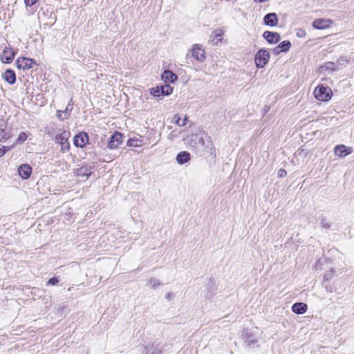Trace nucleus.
I'll return each mask as SVG.
<instances>
[{
    "mask_svg": "<svg viewBox=\"0 0 354 354\" xmlns=\"http://www.w3.org/2000/svg\"><path fill=\"white\" fill-rule=\"evenodd\" d=\"M70 136V131L64 129H59L55 136L54 140L55 142L61 145L62 142L68 140Z\"/></svg>",
    "mask_w": 354,
    "mask_h": 354,
    "instance_id": "obj_8",
    "label": "nucleus"
},
{
    "mask_svg": "<svg viewBox=\"0 0 354 354\" xmlns=\"http://www.w3.org/2000/svg\"><path fill=\"white\" fill-rule=\"evenodd\" d=\"M11 149V147H6V152L10 150Z\"/></svg>",
    "mask_w": 354,
    "mask_h": 354,
    "instance_id": "obj_40",
    "label": "nucleus"
},
{
    "mask_svg": "<svg viewBox=\"0 0 354 354\" xmlns=\"http://www.w3.org/2000/svg\"><path fill=\"white\" fill-rule=\"evenodd\" d=\"M332 274H326L324 275V278L326 281H329L332 279Z\"/></svg>",
    "mask_w": 354,
    "mask_h": 354,
    "instance_id": "obj_39",
    "label": "nucleus"
},
{
    "mask_svg": "<svg viewBox=\"0 0 354 354\" xmlns=\"http://www.w3.org/2000/svg\"><path fill=\"white\" fill-rule=\"evenodd\" d=\"M320 223H321L322 227H324V228L328 229L330 227V225L327 222L326 219L324 218H323L321 220Z\"/></svg>",
    "mask_w": 354,
    "mask_h": 354,
    "instance_id": "obj_31",
    "label": "nucleus"
},
{
    "mask_svg": "<svg viewBox=\"0 0 354 354\" xmlns=\"http://www.w3.org/2000/svg\"><path fill=\"white\" fill-rule=\"evenodd\" d=\"M59 282V279L57 277H53V278H50L48 281H47V285L48 286H55L56 284H57Z\"/></svg>",
    "mask_w": 354,
    "mask_h": 354,
    "instance_id": "obj_30",
    "label": "nucleus"
},
{
    "mask_svg": "<svg viewBox=\"0 0 354 354\" xmlns=\"http://www.w3.org/2000/svg\"><path fill=\"white\" fill-rule=\"evenodd\" d=\"M286 174H287V172L283 169H279L278 173H277L278 176L280 177V178L286 176Z\"/></svg>",
    "mask_w": 354,
    "mask_h": 354,
    "instance_id": "obj_32",
    "label": "nucleus"
},
{
    "mask_svg": "<svg viewBox=\"0 0 354 354\" xmlns=\"http://www.w3.org/2000/svg\"><path fill=\"white\" fill-rule=\"evenodd\" d=\"M200 142H202L203 144L204 143V141H203V140L202 138L200 139Z\"/></svg>",
    "mask_w": 354,
    "mask_h": 354,
    "instance_id": "obj_41",
    "label": "nucleus"
},
{
    "mask_svg": "<svg viewBox=\"0 0 354 354\" xmlns=\"http://www.w3.org/2000/svg\"><path fill=\"white\" fill-rule=\"evenodd\" d=\"M278 46L282 52H287L291 47V43L288 40L283 41L278 45Z\"/></svg>",
    "mask_w": 354,
    "mask_h": 354,
    "instance_id": "obj_21",
    "label": "nucleus"
},
{
    "mask_svg": "<svg viewBox=\"0 0 354 354\" xmlns=\"http://www.w3.org/2000/svg\"><path fill=\"white\" fill-rule=\"evenodd\" d=\"M37 0H24V3L26 6H31L35 4Z\"/></svg>",
    "mask_w": 354,
    "mask_h": 354,
    "instance_id": "obj_33",
    "label": "nucleus"
},
{
    "mask_svg": "<svg viewBox=\"0 0 354 354\" xmlns=\"http://www.w3.org/2000/svg\"><path fill=\"white\" fill-rule=\"evenodd\" d=\"M332 24V20L328 19H317L313 21V26L315 29L322 30L330 28Z\"/></svg>",
    "mask_w": 354,
    "mask_h": 354,
    "instance_id": "obj_6",
    "label": "nucleus"
},
{
    "mask_svg": "<svg viewBox=\"0 0 354 354\" xmlns=\"http://www.w3.org/2000/svg\"><path fill=\"white\" fill-rule=\"evenodd\" d=\"M162 79L167 83H173L177 80L178 77L171 71H165L162 74Z\"/></svg>",
    "mask_w": 354,
    "mask_h": 354,
    "instance_id": "obj_15",
    "label": "nucleus"
},
{
    "mask_svg": "<svg viewBox=\"0 0 354 354\" xmlns=\"http://www.w3.org/2000/svg\"><path fill=\"white\" fill-rule=\"evenodd\" d=\"M123 136L120 132L115 131L110 138L107 147L110 149H114L122 144Z\"/></svg>",
    "mask_w": 354,
    "mask_h": 354,
    "instance_id": "obj_3",
    "label": "nucleus"
},
{
    "mask_svg": "<svg viewBox=\"0 0 354 354\" xmlns=\"http://www.w3.org/2000/svg\"><path fill=\"white\" fill-rule=\"evenodd\" d=\"M292 310L296 314H304L307 310V305L301 302L295 303L292 306Z\"/></svg>",
    "mask_w": 354,
    "mask_h": 354,
    "instance_id": "obj_16",
    "label": "nucleus"
},
{
    "mask_svg": "<svg viewBox=\"0 0 354 354\" xmlns=\"http://www.w3.org/2000/svg\"><path fill=\"white\" fill-rule=\"evenodd\" d=\"M150 93L154 97H159L162 95L161 86L153 87L150 89Z\"/></svg>",
    "mask_w": 354,
    "mask_h": 354,
    "instance_id": "obj_24",
    "label": "nucleus"
},
{
    "mask_svg": "<svg viewBox=\"0 0 354 354\" xmlns=\"http://www.w3.org/2000/svg\"><path fill=\"white\" fill-rule=\"evenodd\" d=\"M272 52L275 55H278L279 53H282L278 45L272 49Z\"/></svg>",
    "mask_w": 354,
    "mask_h": 354,
    "instance_id": "obj_34",
    "label": "nucleus"
},
{
    "mask_svg": "<svg viewBox=\"0 0 354 354\" xmlns=\"http://www.w3.org/2000/svg\"><path fill=\"white\" fill-rule=\"evenodd\" d=\"M214 296L213 291H207V292L205 294V298L208 299H212Z\"/></svg>",
    "mask_w": 354,
    "mask_h": 354,
    "instance_id": "obj_36",
    "label": "nucleus"
},
{
    "mask_svg": "<svg viewBox=\"0 0 354 354\" xmlns=\"http://www.w3.org/2000/svg\"><path fill=\"white\" fill-rule=\"evenodd\" d=\"M190 158L191 155L187 151H181L176 156V161L180 165L187 162Z\"/></svg>",
    "mask_w": 354,
    "mask_h": 354,
    "instance_id": "obj_17",
    "label": "nucleus"
},
{
    "mask_svg": "<svg viewBox=\"0 0 354 354\" xmlns=\"http://www.w3.org/2000/svg\"><path fill=\"white\" fill-rule=\"evenodd\" d=\"M88 137L86 133L81 132L77 134L73 138V143L75 147L83 148L88 144Z\"/></svg>",
    "mask_w": 354,
    "mask_h": 354,
    "instance_id": "obj_4",
    "label": "nucleus"
},
{
    "mask_svg": "<svg viewBox=\"0 0 354 354\" xmlns=\"http://www.w3.org/2000/svg\"><path fill=\"white\" fill-rule=\"evenodd\" d=\"M10 132L6 131V124L5 123L0 124V141H6L10 138Z\"/></svg>",
    "mask_w": 354,
    "mask_h": 354,
    "instance_id": "obj_19",
    "label": "nucleus"
},
{
    "mask_svg": "<svg viewBox=\"0 0 354 354\" xmlns=\"http://www.w3.org/2000/svg\"><path fill=\"white\" fill-rule=\"evenodd\" d=\"M60 145H61V151L63 153H65V152L69 151V149H70V144L68 142V140L62 142Z\"/></svg>",
    "mask_w": 354,
    "mask_h": 354,
    "instance_id": "obj_28",
    "label": "nucleus"
},
{
    "mask_svg": "<svg viewBox=\"0 0 354 354\" xmlns=\"http://www.w3.org/2000/svg\"><path fill=\"white\" fill-rule=\"evenodd\" d=\"M192 56L200 62H203L205 59L204 50L199 48L197 44H195L193 47Z\"/></svg>",
    "mask_w": 354,
    "mask_h": 354,
    "instance_id": "obj_11",
    "label": "nucleus"
},
{
    "mask_svg": "<svg viewBox=\"0 0 354 354\" xmlns=\"http://www.w3.org/2000/svg\"><path fill=\"white\" fill-rule=\"evenodd\" d=\"M263 37L270 44H277L281 39L280 35L279 33L270 31L264 32Z\"/></svg>",
    "mask_w": 354,
    "mask_h": 354,
    "instance_id": "obj_10",
    "label": "nucleus"
},
{
    "mask_svg": "<svg viewBox=\"0 0 354 354\" xmlns=\"http://www.w3.org/2000/svg\"><path fill=\"white\" fill-rule=\"evenodd\" d=\"M352 152L353 149L351 147H347L344 145H337L334 149L335 154L341 158H344Z\"/></svg>",
    "mask_w": 354,
    "mask_h": 354,
    "instance_id": "obj_7",
    "label": "nucleus"
},
{
    "mask_svg": "<svg viewBox=\"0 0 354 354\" xmlns=\"http://www.w3.org/2000/svg\"><path fill=\"white\" fill-rule=\"evenodd\" d=\"M264 24L270 26H275L278 23V17L276 13L272 12L265 15L263 18Z\"/></svg>",
    "mask_w": 354,
    "mask_h": 354,
    "instance_id": "obj_13",
    "label": "nucleus"
},
{
    "mask_svg": "<svg viewBox=\"0 0 354 354\" xmlns=\"http://www.w3.org/2000/svg\"><path fill=\"white\" fill-rule=\"evenodd\" d=\"M27 139V135L25 132H21L17 139V143H23Z\"/></svg>",
    "mask_w": 354,
    "mask_h": 354,
    "instance_id": "obj_26",
    "label": "nucleus"
},
{
    "mask_svg": "<svg viewBox=\"0 0 354 354\" xmlns=\"http://www.w3.org/2000/svg\"><path fill=\"white\" fill-rule=\"evenodd\" d=\"M174 118L176 119V124H178V126L180 127H183L186 124V121L187 120V116L185 117L183 122H180V118L179 117H177L176 115H175Z\"/></svg>",
    "mask_w": 354,
    "mask_h": 354,
    "instance_id": "obj_29",
    "label": "nucleus"
},
{
    "mask_svg": "<svg viewBox=\"0 0 354 354\" xmlns=\"http://www.w3.org/2000/svg\"><path fill=\"white\" fill-rule=\"evenodd\" d=\"M93 169V167L91 166H82L81 167L75 170V174L78 177H86L87 178L92 174Z\"/></svg>",
    "mask_w": 354,
    "mask_h": 354,
    "instance_id": "obj_9",
    "label": "nucleus"
},
{
    "mask_svg": "<svg viewBox=\"0 0 354 354\" xmlns=\"http://www.w3.org/2000/svg\"><path fill=\"white\" fill-rule=\"evenodd\" d=\"M172 91L173 88L169 84H165L161 86V93L162 95H169L172 93Z\"/></svg>",
    "mask_w": 354,
    "mask_h": 354,
    "instance_id": "obj_22",
    "label": "nucleus"
},
{
    "mask_svg": "<svg viewBox=\"0 0 354 354\" xmlns=\"http://www.w3.org/2000/svg\"><path fill=\"white\" fill-rule=\"evenodd\" d=\"M326 70L334 71L337 69V64L332 62H328L325 64Z\"/></svg>",
    "mask_w": 354,
    "mask_h": 354,
    "instance_id": "obj_25",
    "label": "nucleus"
},
{
    "mask_svg": "<svg viewBox=\"0 0 354 354\" xmlns=\"http://www.w3.org/2000/svg\"><path fill=\"white\" fill-rule=\"evenodd\" d=\"M223 30H221V29H218V30H216L214 33H213V39L212 41H214V39H216L217 41H216L215 44H217L218 41H221L222 40V35H223Z\"/></svg>",
    "mask_w": 354,
    "mask_h": 354,
    "instance_id": "obj_23",
    "label": "nucleus"
},
{
    "mask_svg": "<svg viewBox=\"0 0 354 354\" xmlns=\"http://www.w3.org/2000/svg\"><path fill=\"white\" fill-rule=\"evenodd\" d=\"M18 172L23 179H27L32 173V167L27 164L21 165L18 169Z\"/></svg>",
    "mask_w": 354,
    "mask_h": 354,
    "instance_id": "obj_12",
    "label": "nucleus"
},
{
    "mask_svg": "<svg viewBox=\"0 0 354 354\" xmlns=\"http://www.w3.org/2000/svg\"><path fill=\"white\" fill-rule=\"evenodd\" d=\"M15 54L11 48H6L1 55V60L4 63H10L14 59Z\"/></svg>",
    "mask_w": 354,
    "mask_h": 354,
    "instance_id": "obj_14",
    "label": "nucleus"
},
{
    "mask_svg": "<svg viewBox=\"0 0 354 354\" xmlns=\"http://www.w3.org/2000/svg\"><path fill=\"white\" fill-rule=\"evenodd\" d=\"M127 145L130 147H138L141 146L142 145V140L140 138H130L128 140Z\"/></svg>",
    "mask_w": 354,
    "mask_h": 354,
    "instance_id": "obj_20",
    "label": "nucleus"
},
{
    "mask_svg": "<svg viewBox=\"0 0 354 354\" xmlns=\"http://www.w3.org/2000/svg\"><path fill=\"white\" fill-rule=\"evenodd\" d=\"M6 153V147L0 146V157L4 156Z\"/></svg>",
    "mask_w": 354,
    "mask_h": 354,
    "instance_id": "obj_37",
    "label": "nucleus"
},
{
    "mask_svg": "<svg viewBox=\"0 0 354 354\" xmlns=\"http://www.w3.org/2000/svg\"><path fill=\"white\" fill-rule=\"evenodd\" d=\"M35 62L33 59L27 57H19L16 61V65L18 68L28 70L32 68Z\"/></svg>",
    "mask_w": 354,
    "mask_h": 354,
    "instance_id": "obj_5",
    "label": "nucleus"
},
{
    "mask_svg": "<svg viewBox=\"0 0 354 354\" xmlns=\"http://www.w3.org/2000/svg\"><path fill=\"white\" fill-rule=\"evenodd\" d=\"M245 342L248 344V346H251L252 344H254L257 342V340L254 339H249L248 337V339L245 340Z\"/></svg>",
    "mask_w": 354,
    "mask_h": 354,
    "instance_id": "obj_35",
    "label": "nucleus"
},
{
    "mask_svg": "<svg viewBox=\"0 0 354 354\" xmlns=\"http://www.w3.org/2000/svg\"><path fill=\"white\" fill-rule=\"evenodd\" d=\"M315 97L320 101H328L331 97V90L328 87L319 85L314 91Z\"/></svg>",
    "mask_w": 354,
    "mask_h": 354,
    "instance_id": "obj_2",
    "label": "nucleus"
},
{
    "mask_svg": "<svg viewBox=\"0 0 354 354\" xmlns=\"http://www.w3.org/2000/svg\"><path fill=\"white\" fill-rule=\"evenodd\" d=\"M147 284L152 287V288H154L156 286H158L160 285V282H159V280L156 279V278H151L148 282H147Z\"/></svg>",
    "mask_w": 354,
    "mask_h": 354,
    "instance_id": "obj_27",
    "label": "nucleus"
},
{
    "mask_svg": "<svg viewBox=\"0 0 354 354\" xmlns=\"http://www.w3.org/2000/svg\"><path fill=\"white\" fill-rule=\"evenodd\" d=\"M297 37H303L306 35V33L304 32V30H299L297 32Z\"/></svg>",
    "mask_w": 354,
    "mask_h": 354,
    "instance_id": "obj_38",
    "label": "nucleus"
},
{
    "mask_svg": "<svg viewBox=\"0 0 354 354\" xmlns=\"http://www.w3.org/2000/svg\"><path fill=\"white\" fill-rule=\"evenodd\" d=\"M4 80L10 84H13L16 82L15 73L10 69H7L3 75Z\"/></svg>",
    "mask_w": 354,
    "mask_h": 354,
    "instance_id": "obj_18",
    "label": "nucleus"
},
{
    "mask_svg": "<svg viewBox=\"0 0 354 354\" xmlns=\"http://www.w3.org/2000/svg\"><path fill=\"white\" fill-rule=\"evenodd\" d=\"M270 59V53L266 49H260L255 55L254 62L259 68H263Z\"/></svg>",
    "mask_w": 354,
    "mask_h": 354,
    "instance_id": "obj_1",
    "label": "nucleus"
}]
</instances>
